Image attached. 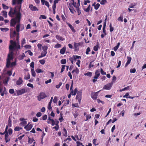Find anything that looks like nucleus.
Wrapping results in <instances>:
<instances>
[{"mask_svg": "<svg viewBox=\"0 0 146 146\" xmlns=\"http://www.w3.org/2000/svg\"><path fill=\"white\" fill-rule=\"evenodd\" d=\"M66 49V47L64 46L63 47L60 49V53L62 54H64L65 52Z\"/></svg>", "mask_w": 146, "mask_h": 146, "instance_id": "obj_19", "label": "nucleus"}, {"mask_svg": "<svg viewBox=\"0 0 146 146\" xmlns=\"http://www.w3.org/2000/svg\"><path fill=\"white\" fill-rule=\"evenodd\" d=\"M3 15L5 18L7 17V12L5 11H2Z\"/></svg>", "mask_w": 146, "mask_h": 146, "instance_id": "obj_30", "label": "nucleus"}, {"mask_svg": "<svg viewBox=\"0 0 146 146\" xmlns=\"http://www.w3.org/2000/svg\"><path fill=\"white\" fill-rule=\"evenodd\" d=\"M66 23L68 25L70 29H71L72 32L74 33H75L76 31L74 29V28L73 26L70 23L66 22Z\"/></svg>", "mask_w": 146, "mask_h": 146, "instance_id": "obj_15", "label": "nucleus"}, {"mask_svg": "<svg viewBox=\"0 0 146 146\" xmlns=\"http://www.w3.org/2000/svg\"><path fill=\"white\" fill-rule=\"evenodd\" d=\"M113 85V83L111 82L104 85L103 87V89L110 90L112 87Z\"/></svg>", "mask_w": 146, "mask_h": 146, "instance_id": "obj_9", "label": "nucleus"}, {"mask_svg": "<svg viewBox=\"0 0 146 146\" xmlns=\"http://www.w3.org/2000/svg\"><path fill=\"white\" fill-rule=\"evenodd\" d=\"M70 12L72 14H74V12H75V11L74 10L73 7H72L71 9H69Z\"/></svg>", "mask_w": 146, "mask_h": 146, "instance_id": "obj_59", "label": "nucleus"}, {"mask_svg": "<svg viewBox=\"0 0 146 146\" xmlns=\"http://www.w3.org/2000/svg\"><path fill=\"white\" fill-rule=\"evenodd\" d=\"M136 72V69L135 68H131L130 70V72L131 73H135Z\"/></svg>", "mask_w": 146, "mask_h": 146, "instance_id": "obj_51", "label": "nucleus"}, {"mask_svg": "<svg viewBox=\"0 0 146 146\" xmlns=\"http://www.w3.org/2000/svg\"><path fill=\"white\" fill-rule=\"evenodd\" d=\"M13 133V130L11 128H9L8 129V134H9V135H11Z\"/></svg>", "mask_w": 146, "mask_h": 146, "instance_id": "obj_60", "label": "nucleus"}, {"mask_svg": "<svg viewBox=\"0 0 146 146\" xmlns=\"http://www.w3.org/2000/svg\"><path fill=\"white\" fill-rule=\"evenodd\" d=\"M79 69L76 68L75 69L73 70L72 72V73H73L74 72H76L77 74H78L79 73Z\"/></svg>", "mask_w": 146, "mask_h": 146, "instance_id": "obj_35", "label": "nucleus"}, {"mask_svg": "<svg viewBox=\"0 0 146 146\" xmlns=\"http://www.w3.org/2000/svg\"><path fill=\"white\" fill-rule=\"evenodd\" d=\"M90 51V48L89 47H88L87 48L86 51V54H89V52Z\"/></svg>", "mask_w": 146, "mask_h": 146, "instance_id": "obj_61", "label": "nucleus"}, {"mask_svg": "<svg viewBox=\"0 0 146 146\" xmlns=\"http://www.w3.org/2000/svg\"><path fill=\"white\" fill-rule=\"evenodd\" d=\"M90 1L89 0H84V5H87V3H90Z\"/></svg>", "mask_w": 146, "mask_h": 146, "instance_id": "obj_63", "label": "nucleus"}, {"mask_svg": "<svg viewBox=\"0 0 146 146\" xmlns=\"http://www.w3.org/2000/svg\"><path fill=\"white\" fill-rule=\"evenodd\" d=\"M66 59H62L60 60V62L62 64H64L66 63Z\"/></svg>", "mask_w": 146, "mask_h": 146, "instance_id": "obj_44", "label": "nucleus"}, {"mask_svg": "<svg viewBox=\"0 0 146 146\" xmlns=\"http://www.w3.org/2000/svg\"><path fill=\"white\" fill-rule=\"evenodd\" d=\"M129 86H128L127 87H125L124 88L121 89V90H120V92H121L122 91H125V90H128L129 89Z\"/></svg>", "mask_w": 146, "mask_h": 146, "instance_id": "obj_52", "label": "nucleus"}, {"mask_svg": "<svg viewBox=\"0 0 146 146\" xmlns=\"http://www.w3.org/2000/svg\"><path fill=\"white\" fill-rule=\"evenodd\" d=\"M23 0H17V4L19 5L16 7L17 9H21V4L22 3Z\"/></svg>", "mask_w": 146, "mask_h": 146, "instance_id": "obj_12", "label": "nucleus"}, {"mask_svg": "<svg viewBox=\"0 0 146 146\" xmlns=\"http://www.w3.org/2000/svg\"><path fill=\"white\" fill-rule=\"evenodd\" d=\"M36 71L37 73H42L43 72V71H42V70L40 69L37 68L36 70Z\"/></svg>", "mask_w": 146, "mask_h": 146, "instance_id": "obj_43", "label": "nucleus"}, {"mask_svg": "<svg viewBox=\"0 0 146 146\" xmlns=\"http://www.w3.org/2000/svg\"><path fill=\"white\" fill-rule=\"evenodd\" d=\"M9 135L8 133L5 134V142L7 143L9 142L10 140V139L8 137Z\"/></svg>", "mask_w": 146, "mask_h": 146, "instance_id": "obj_17", "label": "nucleus"}, {"mask_svg": "<svg viewBox=\"0 0 146 146\" xmlns=\"http://www.w3.org/2000/svg\"><path fill=\"white\" fill-rule=\"evenodd\" d=\"M10 44L9 46V50H15V47L16 46V42L15 41H13V40H11L10 41Z\"/></svg>", "mask_w": 146, "mask_h": 146, "instance_id": "obj_4", "label": "nucleus"}, {"mask_svg": "<svg viewBox=\"0 0 146 146\" xmlns=\"http://www.w3.org/2000/svg\"><path fill=\"white\" fill-rule=\"evenodd\" d=\"M31 71L32 73V75L33 77H35L36 76V74L34 70L33 69H31Z\"/></svg>", "mask_w": 146, "mask_h": 146, "instance_id": "obj_40", "label": "nucleus"}, {"mask_svg": "<svg viewBox=\"0 0 146 146\" xmlns=\"http://www.w3.org/2000/svg\"><path fill=\"white\" fill-rule=\"evenodd\" d=\"M41 18L45 19H46V17L44 15H41L39 17V19H40Z\"/></svg>", "mask_w": 146, "mask_h": 146, "instance_id": "obj_54", "label": "nucleus"}, {"mask_svg": "<svg viewBox=\"0 0 146 146\" xmlns=\"http://www.w3.org/2000/svg\"><path fill=\"white\" fill-rule=\"evenodd\" d=\"M63 135L65 137H67L68 136L67 135V130L65 128H64L63 129Z\"/></svg>", "mask_w": 146, "mask_h": 146, "instance_id": "obj_25", "label": "nucleus"}, {"mask_svg": "<svg viewBox=\"0 0 146 146\" xmlns=\"http://www.w3.org/2000/svg\"><path fill=\"white\" fill-rule=\"evenodd\" d=\"M16 7L14 8V10L12 8H11L10 9V11L9 12L8 15L9 16L11 17H14V15H16L17 16V13L19 12H20L21 9H16Z\"/></svg>", "mask_w": 146, "mask_h": 146, "instance_id": "obj_3", "label": "nucleus"}, {"mask_svg": "<svg viewBox=\"0 0 146 146\" xmlns=\"http://www.w3.org/2000/svg\"><path fill=\"white\" fill-rule=\"evenodd\" d=\"M25 38H24L22 40L21 43V45L22 46H23L24 44H25Z\"/></svg>", "mask_w": 146, "mask_h": 146, "instance_id": "obj_64", "label": "nucleus"}, {"mask_svg": "<svg viewBox=\"0 0 146 146\" xmlns=\"http://www.w3.org/2000/svg\"><path fill=\"white\" fill-rule=\"evenodd\" d=\"M74 51L76 52L78 51L79 50V46L81 45V43L80 42L77 43L76 42H74Z\"/></svg>", "mask_w": 146, "mask_h": 146, "instance_id": "obj_8", "label": "nucleus"}, {"mask_svg": "<svg viewBox=\"0 0 146 146\" xmlns=\"http://www.w3.org/2000/svg\"><path fill=\"white\" fill-rule=\"evenodd\" d=\"M21 14L19 12L17 13V16L14 18H12L10 21V26L11 27H15L17 23H19L20 21Z\"/></svg>", "mask_w": 146, "mask_h": 146, "instance_id": "obj_1", "label": "nucleus"}, {"mask_svg": "<svg viewBox=\"0 0 146 146\" xmlns=\"http://www.w3.org/2000/svg\"><path fill=\"white\" fill-rule=\"evenodd\" d=\"M47 53V52L42 51L41 53V54L43 57L45 56Z\"/></svg>", "mask_w": 146, "mask_h": 146, "instance_id": "obj_55", "label": "nucleus"}, {"mask_svg": "<svg viewBox=\"0 0 146 146\" xmlns=\"http://www.w3.org/2000/svg\"><path fill=\"white\" fill-rule=\"evenodd\" d=\"M16 29L17 32L18 33L20 31V25L19 24L16 25Z\"/></svg>", "mask_w": 146, "mask_h": 146, "instance_id": "obj_27", "label": "nucleus"}, {"mask_svg": "<svg viewBox=\"0 0 146 146\" xmlns=\"http://www.w3.org/2000/svg\"><path fill=\"white\" fill-rule=\"evenodd\" d=\"M30 8L31 10L33 11H38V9L35 6H34L33 5H29Z\"/></svg>", "mask_w": 146, "mask_h": 146, "instance_id": "obj_13", "label": "nucleus"}, {"mask_svg": "<svg viewBox=\"0 0 146 146\" xmlns=\"http://www.w3.org/2000/svg\"><path fill=\"white\" fill-rule=\"evenodd\" d=\"M9 92L10 94H13L14 93L15 91L13 89H10L9 90Z\"/></svg>", "mask_w": 146, "mask_h": 146, "instance_id": "obj_57", "label": "nucleus"}, {"mask_svg": "<svg viewBox=\"0 0 146 146\" xmlns=\"http://www.w3.org/2000/svg\"><path fill=\"white\" fill-rule=\"evenodd\" d=\"M86 119L85 120V121H87L89 119H90L91 118V116L90 114H87L86 115Z\"/></svg>", "mask_w": 146, "mask_h": 146, "instance_id": "obj_37", "label": "nucleus"}, {"mask_svg": "<svg viewBox=\"0 0 146 146\" xmlns=\"http://www.w3.org/2000/svg\"><path fill=\"white\" fill-rule=\"evenodd\" d=\"M73 57L74 60H76L77 59H81V58L80 56L74 55H73Z\"/></svg>", "mask_w": 146, "mask_h": 146, "instance_id": "obj_34", "label": "nucleus"}, {"mask_svg": "<svg viewBox=\"0 0 146 146\" xmlns=\"http://www.w3.org/2000/svg\"><path fill=\"white\" fill-rule=\"evenodd\" d=\"M16 65V62L15 61L10 63L9 67H12L13 66H15Z\"/></svg>", "mask_w": 146, "mask_h": 146, "instance_id": "obj_38", "label": "nucleus"}, {"mask_svg": "<svg viewBox=\"0 0 146 146\" xmlns=\"http://www.w3.org/2000/svg\"><path fill=\"white\" fill-rule=\"evenodd\" d=\"M61 46V45L60 44L57 43L55 44L54 47L56 48H58L60 47Z\"/></svg>", "mask_w": 146, "mask_h": 146, "instance_id": "obj_56", "label": "nucleus"}, {"mask_svg": "<svg viewBox=\"0 0 146 146\" xmlns=\"http://www.w3.org/2000/svg\"><path fill=\"white\" fill-rule=\"evenodd\" d=\"M110 32H112L114 30L113 27H112V24L111 23L110 25Z\"/></svg>", "mask_w": 146, "mask_h": 146, "instance_id": "obj_48", "label": "nucleus"}, {"mask_svg": "<svg viewBox=\"0 0 146 146\" xmlns=\"http://www.w3.org/2000/svg\"><path fill=\"white\" fill-rule=\"evenodd\" d=\"M48 47L47 46L44 45L42 46V49L43 51L47 52Z\"/></svg>", "mask_w": 146, "mask_h": 146, "instance_id": "obj_32", "label": "nucleus"}, {"mask_svg": "<svg viewBox=\"0 0 146 146\" xmlns=\"http://www.w3.org/2000/svg\"><path fill=\"white\" fill-rule=\"evenodd\" d=\"M99 69L96 70L95 73V76L94 77V79H97L100 75Z\"/></svg>", "mask_w": 146, "mask_h": 146, "instance_id": "obj_10", "label": "nucleus"}, {"mask_svg": "<svg viewBox=\"0 0 146 146\" xmlns=\"http://www.w3.org/2000/svg\"><path fill=\"white\" fill-rule=\"evenodd\" d=\"M17 35V33L16 32L14 31L13 32V33L12 34H10V37L12 39H14V37L16 36Z\"/></svg>", "mask_w": 146, "mask_h": 146, "instance_id": "obj_18", "label": "nucleus"}, {"mask_svg": "<svg viewBox=\"0 0 146 146\" xmlns=\"http://www.w3.org/2000/svg\"><path fill=\"white\" fill-rule=\"evenodd\" d=\"M92 98L94 100H96L97 98V95L96 94H94L92 96Z\"/></svg>", "mask_w": 146, "mask_h": 146, "instance_id": "obj_47", "label": "nucleus"}, {"mask_svg": "<svg viewBox=\"0 0 146 146\" xmlns=\"http://www.w3.org/2000/svg\"><path fill=\"white\" fill-rule=\"evenodd\" d=\"M77 91L78 90L77 88H75L74 90V91H73V90H72L71 92H70V94H71L73 96L75 95L77 92Z\"/></svg>", "mask_w": 146, "mask_h": 146, "instance_id": "obj_23", "label": "nucleus"}, {"mask_svg": "<svg viewBox=\"0 0 146 146\" xmlns=\"http://www.w3.org/2000/svg\"><path fill=\"white\" fill-rule=\"evenodd\" d=\"M56 38L58 40H60L61 41H63L65 40V38H63L61 36L58 35H56Z\"/></svg>", "mask_w": 146, "mask_h": 146, "instance_id": "obj_21", "label": "nucleus"}, {"mask_svg": "<svg viewBox=\"0 0 146 146\" xmlns=\"http://www.w3.org/2000/svg\"><path fill=\"white\" fill-rule=\"evenodd\" d=\"M107 1L106 0H102L101 1L100 3L101 5H104L106 3H107Z\"/></svg>", "mask_w": 146, "mask_h": 146, "instance_id": "obj_50", "label": "nucleus"}, {"mask_svg": "<svg viewBox=\"0 0 146 146\" xmlns=\"http://www.w3.org/2000/svg\"><path fill=\"white\" fill-rule=\"evenodd\" d=\"M100 72L101 73V74L102 75H106V73L103 70L102 68H100Z\"/></svg>", "mask_w": 146, "mask_h": 146, "instance_id": "obj_58", "label": "nucleus"}, {"mask_svg": "<svg viewBox=\"0 0 146 146\" xmlns=\"http://www.w3.org/2000/svg\"><path fill=\"white\" fill-rule=\"evenodd\" d=\"M70 3L72 4V5L74 6V7L76 8L78 7L76 5V3L74 1V0H71Z\"/></svg>", "mask_w": 146, "mask_h": 146, "instance_id": "obj_24", "label": "nucleus"}, {"mask_svg": "<svg viewBox=\"0 0 146 146\" xmlns=\"http://www.w3.org/2000/svg\"><path fill=\"white\" fill-rule=\"evenodd\" d=\"M23 82V80L21 77H19L18 80L16 82V84L17 85L22 84Z\"/></svg>", "mask_w": 146, "mask_h": 146, "instance_id": "obj_14", "label": "nucleus"}, {"mask_svg": "<svg viewBox=\"0 0 146 146\" xmlns=\"http://www.w3.org/2000/svg\"><path fill=\"white\" fill-rule=\"evenodd\" d=\"M39 62L41 64L43 65L45 64V61L44 59H42L40 60L39 61Z\"/></svg>", "mask_w": 146, "mask_h": 146, "instance_id": "obj_49", "label": "nucleus"}, {"mask_svg": "<svg viewBox=\"0 0 146 146\" xmlns=\"http://www.w3.org/2000/svg\"><path fill=\"white\" fill-rule=\"evenodd\" d=\"M99 48V43L98 42H97V44L96 45L94 46L93 48L94 50L96 51H97L98 50Z\"/></svg>", "mask_w": 146, "mask_h": 146, "instance_id": "obj_26", "label": "nucleus"}, {"mask_svg": "<svg viewBox=\"0 0 146 146\" xmlns=\"http://www.w3.org/2000/svg\"><path fill=\"white\" fill-rule=\"evenodd\" d=\"M30 123H29L27 125L25 126L24 127V128L26 129V131H29L32 128L33 125L31 124L29 125Z\"/></svg>", "mask_w": 146, "mask_h": 146, "instance_id": "obj_11", "label": "nucleus"}, {"mask_svg": "<svg viewBox=\"0 0 146 146\" xmlns=\"http://www.w3.org/2000/svg\"><path fill=\"white\" fill-rule=\"evenodd\" d=\"M92 73L90 72H88L87 73H85L84 75L85 76H88L90 77L91 76Z\"/></svg>", "mask_w": 146, "mask_h": 146, "instance_id": "obj_39", "label": "nucleus"}, {"mask_svg": "<svg viewBox=\"0 0 146 146\" xmlns=\"http://www.w3.org/2000/svg\"><path fill=\"white\" fill-rule=\"evenodd\" d=\"M53 99V97H51L50 101L48 103V109L49 110H50L52 109V107L51 106V104L52 101Z\"/></svg>", "mask_w": 146, "mask_h": 146, "instance_id": "obj_20", "label": "nucleus"}, {"mask_svg": "<svg viewBox=\"0 0 146 146\" xmlns=\"http://www.w3.org/2000/svg\"><path fill=\"white\" fill-rule=\"evenodd\" d=\"M34 139L33 138H31L29 137H28V143L31 144L33 141Z\"/></svg>", "mask_w": 146, "mask_h": 146, "instance_id": "obj_36", "label": "nucleus"}, {"mask_svg": "<svg viewBox=\"0 0 146 146\" xmlns=\"http://www.w3.org/2000/svg\"><path fill=\"white\" fill-rule=\"evenodd\" d=\"M76 9L77 12L78 13V15H79L81 14V11L80 10L79 7L76 8Z\"/></svg>", "mask_w": 146, "mask_h": 146, "instance_id": "obj_42", "label": "nucleus"}, {"mask_svg": "<svg viewBox=\"0 0 146 146\" xmlns=\"http://www.w3.org/2000/svg\"><path fill=\"white\" fill-rule=\"evenodd\" d=\"M9 77H7L4 79V83L5 84H7L8 82L9 81Z\"/></svg>", "mask_w": 146, "mask_h": 146, "instance_id": "obj_28", "label": "nucleus"}, {"mask_svg": "<svg viewBox=\"0 0 146 146\" xmlns=\"http://www.w3.org/2000/svg\"><path fill=\"white\" fill-rule=\"evenodd\" d=\"M22 128L20 127L19 126H17L15 127L14 128V131H19L20 129H22Z\"/></svg>", "mask_w": 146, "mask_h": 146, "instance_id": "obj_33", "label": "nucleus"}, {"mask_svg": "<svg viewBox=\"0 0 146 146\" xmlns=\"http://www.w3.org/2000/svg\"><path fill=\"white\" fill-rule=\"evenodd\" d=\"M3 8L4 9H8L9 8V7L6 5L4 4H2Z\"/></svg>", "mask_w": 146, "mask_h": 146, "instance_id": "obj_53", "label": "nucleus"}, {"mask_svg": "<svg viewBox=\"0 0 146 146\" xmlns=\"http://www.w3.org/2000/svg\"><path fill=\"white\" fill-rule=\"evenodd\" d=\"M47 97L45 94L44 92H41L38 96V99L39 101H40L41 99L45 98Z\"/></svg>", "mask_w": 146, "mask_h": 146, "instance_id": "obj_7", "label": "nucleus"}, {"mask_svg": "<svg viewBox=\"0 0 146 146\" xmlns=\"http://www.w3.org/2000/svg\"><path fill=\"white\" fill-rule=\"evenodd\" d=\"M100 5L99 3H97L96 4L94 7V9L95 10H97L99 8Z\"/></svg>", "mask_w": 146, "mask_h": 146, "instance_id": "obj_45", "label": "nucleus"}, {"mask_svg": "<svg viewBox=\"0 0 146 146\" xmlns=\"http://www.w3.org/2000/svg\"><path fill=\"white\" fill-rule=\"evenodd\" d=\"M61 18H62V20H63V21L64 22H67L66 21V19L63 15H61Z\"/></svg>", "mask_w": 146, "mask_h": 146, "instance_id": "obj_62", "label": "nucleus"}, {"mask_svg": "<svg viewBox=\"0 0 146 146\" xmlns=\"http://www.w3.org/2000/svg\"><path fill=\"white\" fill-rule=\"evenodd\" d=\"M82 92L81 91H78L77 94V95L76 97V99L78 100V102L79 104L80 103L81 100L82 99Z\"/></svg>", "mask_w": 146, "mask_h": 146, "instance_id": "obj_6", "label": "nucleus"}, {"mask_svg": "<svg viewBox=\"0 0 146 146\" xmlns=\"http://www.w3.org/2000/svg\"><path fill=\"white\" fill-rule=\"evenodd\" d=\"M12 121L10 117H9V120L8 121V125L9 127H11L12 126Z\"/></svg>", "mask_w": 146, "mask_h": 146, "instance_id": "obj_31", "label": "nucleus"}, {"mask_svg": "<svg viewBox=\"0 0 146 146\" xmlns=\"http://www.w3.org/2000/svg\"><path fill=\"white\" fill-rule=\"evenodd\" d=\"M13 52L12 50H9V53L8 54L6 64V66L7 68H9L10 65L11 60L13 58Z\"/></svg>", "mask_w": 146, "mask_h": 146, "instance_id": "obj_2", "label": "nucleus"}, {"mask_svg": "<svg viewBox=\"0 0 146 146\" xmlns=\"http://www.w3.org/2000/svg\"><path fill=\"white\" fill-rule=\"evenodd\" d=\"M30 76L29 74H28L27 76L25 75L24 76V79L25 80H28L30 79Z\"/></svg>", "mask_w": 146, "mask_h": 146, "instance_id": "obj_46", "label": "nucleus"}, {"mask_svg": "<svg viewBox=\"0 0 146 146\" xmlns=\"http://www.w3.org/2000/svg\"><path fill=\"white\" fill-rule=\"evenodd\" d=\"M16 91L17 93V96H18L23 94L27 92V89L26 88H24L21 90H18Z\"/></svg>", "mask_w": 146, "mask_h": 146, "instance_id": "obj_5", "label": "nucleus"}, {"mask_svg": "<svg viewBox=\"0 0 146 146\" xmlns=\"http://www.w3.org/2000/svg\"><path fill=\"white\" fill-rule=\"evenodd\" d=\"M127 61L125 65V67H127L131 62V57L127 56Z\"/></svg>", "mask_w": 146, "mask_h": 146, "instance_id": "obj_16", "label": "nucleus"}, {"mask_svg": "<svg viewBox=\"0 0 146 146\" xmlns=\"http://www.w3.org/2000/svg\"><path fill=\"white\" fill-rule=\"evenodd\" d=\"M123 15H121L118 18V20L121 22H123Z\"/></svg>", "mask_w": 146, "mask_h": 146, "instance_id": "obj_41", "label": "nucleus"}, {"mask_svg": "<svg viewBox=\"0 0 146 146\" xmlns=\"http://www.w3.org/2000/svg\"><path fill=\"white\" fill-rule=\"evenodd\" d=\"M90 7L91 5L90 4L89 5L88 7L86 9L85 8H84V7H83V9L86 12H89L90 10Z\"/></svg>", "mask_w": 146, "mask_h": 146, "instance_id": "obj_22", "label": "nucleus"}, {"mask_svg": "<svg viewBox=\"0 0 146 146\" xmlns=\"http://www.w3.org/2000/svg\"><path fill=\"white\" fill-rule=\"evenodd\" d=\"M0 29L1 31L3 32H7L9 30V29L7 28H0Z\"/></svg>", "mask_w": 146, "mask_h": 146, "instance_id": "obj_29", "label": "nucleus"}]
</instances>
